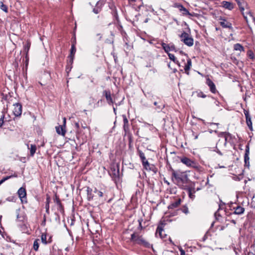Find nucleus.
Segmentation results:
<instances>
[{"mask_svg": "<svg viewBox=\"0 0 255 255\" xmlns=\"http://www.w3.org/2000/svg\"><path fill=\"white\" fill-rule=\"evenodd\" d=\"M181 202V199L180 198H178L174 201L171 202L170 205L168 206V210H173L174 209L177 208L180 205Z\"/></svg>", "mask_w": 255, "mask_h": 255, "instance_id": "6ab92c4d", "label": "nucleus"}, {"mask_svg": "<svg viewBox=\"0 0 255 255\" xmlns=\"http://www.w3.org/2000/svg\"><path fill=\"white\" fill-rule=\"evenodd\" d=\"M248 14L250 15L253 21L255 23V17L253 16L252 13L251 11H249Z\"/></svg>", "mask_w": 255, "mask_h": 255, "instance_id": "09e8293b", "label": "nucleus"}, {"mask_svg": "<svg viewBox=\"0 0 255 255\" xmlns=\"http://www.w3.org/2000/svg\"><path fill=\"white\" fill-rule=\"evenodd\" d=\"M181 41L188 46H192L194 44L193 38L187 32L183 31L180 35Z\"/></svg>", "mask_w": 255, "mask_h": 255, "instance_id": "20e7f679", "label": "nucleus"}, {"mask_svg": "<svg viewBox=\"0 0 255 255\" xmlns=\"http://www.w3.org/2000/svg\"><path fill=\"white\" fill-rule=\"evenodd\" d=\"M87 199L88 201H91L93 200L94 195L92 193V189L88 187L87 188Z\"/></svg>", "mask_w": 255, "mask_h": 255, "instance_id": "cd10ccee", "label": "nucleus"}, {"mask_svg": "<svg viewBox=\"0 0 255 255\" xmlns=\"http://www.w3.org/2000/svg\"><path fill=\"white\" fill-rule=\"evenodd\" d=\"M122 117L123 119V128L125 132V134H128L129 132V125H128V119L127 118V116L126 115H123Z\"/></svg>", "mask_w": 255, "mask_h": 255, "instance_id": "a211bd4d", "label": "nucleus"}, {"mask_svg": "<svg viewBox=\"0 0 255 255\" xmlns=\"http://www.w3.org/2000/svg\"><path fill=\"white\" fill-rule=\"evenodd\" d=\"M161 46L165 52L167 53H169V52L170 51H177L175 45L172 43L166 44L163 42L161 43Z\"/></svg>", "mask_w": 255, "mask_h": 255, "instance_id": "6e6552de", "label": "nucleus"}, {"mask_svg": "<svg viewBox=\"0 0 255 255\" xmlns=\"http://www.w3.org/2000/svg\"><path fill=\"white\" fill-rule=\"evenodd\" d=\"M180 160L187 167L193 168L198 172L202 171V167L195 160H192L186 156L181 157Z\"/></svg>", "mask_w": 255, "mask_h": 255, "instance_id": "f03ea898", "label": "nucleus"}, {"mask_svg": "<svg viewBox=\"0 0 255 255\" xmlns=\"http://www.w3.org/2000/svg\"><path fill=\"white\" fill-rule=\"evenodd\" d=\"M4 115L2 114L0 118V127H2L4 124Z\"/></svg>", "mask_w": 255, "mask_h": 255, "instance_id": "de8ad7c7", "label": "nucleus"}, {"mask_svg": "<svg viewBox=\"0 0 255 255\" xmlns=\"http://www.w3.org/2000/svg\"><path fill=\"white\" fill-rule=\"evenodd\" d=\"M220 24L223 28H228L231 29H233L232 23L230 22L227 21L224 18L220 17L219 18Z\"/></svg>", "mask_w": 255, "mask_h": 255, "instance_id": "dca6fc26", "label": "nucleus"}, {"mask_svg": "<svg viewBox=\"0 0 255 255\" xmlns=\"http://www.w3.org/2000/svg\"><path fill=\"white\" fill-rule=\"evenodd\" d=\"M172 179L174 178L178 184H183L187 182L188 180V175L183 172L175 171L172 169Z\"/></svg>", "mask_w": 255, "mask_h": 255, "instance_id": "f257e3e1", "label": "nucleus"}, {"mask_svg": "<svg viewBox=\"0 0 255 255\" xmlns=\"http://www.w3.org/2000/svg\"><path fill=\"white\" fill-rule=\"evenodd\" d=\"M68 58H69V60H68L67 64L70 65L72 66V65L73 63L74 57L69 56Z\"/></svg>", "mask_w": 255, "mask_h": 255, "instance_id": "a18cd8bd", "label": "nucleus"}, {"mask_svg": "<svg viewBox=\"0 0 255 255\" xmlns=\"http://www.w3.org/2000/svg\"><path fill=\"white\" fill-rule=\"evenodd\" d=\"M113 110H114V113L116 114V109L115 107H113Z\"/></svg>", "mask_w": 255, "mask_h": 255, "instance_id": "69168bd1", "label": "nucleus"}, {"mask_svg": "<svg viewBox=\"0 0 255 255\" xmlns=\"http://www.w3.org/2000/svg\"><path fill=\"white\" fill-rule=\"evenodd\" d=\"M82 127L83 128H87V126H83V125H82Z\"/></svg>", "mask_w": 255, "mask_h": 255, "instance_id": "0e129e2a", "label": "nucleus"}, {"mask_svg": "<svg viewBox=\"0 0 255 255\" xmlns=\"http://www.w3.org/2000/svg\"><path fill=\"white\" fill-rule=\"evenodd\" d=\"M16 222H23L24 220V216H21L19 214V209L17 210L16 211Z\"/></svg>", "mask_w": 255, "mask_h": 255, "instance_id": "7c9ffc66", "label": "nucleus"}, {"mask_svg": "<svg viewBox=\"0 0 255 255\" xmlns=\"http://www.w3.org/2000/svg\"><path fill=\"white\" fill-rule=\"evenodd\" d=\"M197 96L199 98H205L207 97L206 95L203 93L202 91H197Z\"/></svg>", "mask_w": 255, "mask_h": 255, "instance_id": "ea45409f", "label": "nucleus"}, {"mask_svg": "<svg viewBox=\"0 0 255 255\" xmlns=\"http://www.w3.org/2000/svg\"><path fill=\"white\" fill-rule=\"evenodd\" d=\"M76 38H74V41L73 42V43L71 46V48L70 50V54L69 56H73L74 57V55L76 51Z\"/></svg>", "mask_w": 255, "mask_h": 255, "instance_id": "a878e982", "label": "nucleus"}, {"mask_svg": "<svg viewBox=\"0 0 255 255\" xmlns=\"http://www.w3.org/2000/svg\"><path fill=\"white\" fill-rule=\"evenodd\" d=\"M206 84L208 86L211 93L215 94L218 92L214 82L209 78H206Z\"/></svg>", "mask_w": 255, "mask_h": 255, "instance_id": "f8f14e48", "label": "nucleus"}, {"mask_svg": "<svg viewBox=\"0 0 255 255\" xmlns=\"http://www.w3.org/2000/svg\"><path fill=\"white\" fill-rule=\"evenodd\" d=\"M142 164L143 168L147 171H152L154 173L157 172V168L153 164H150L147 160L142 162Z\"/></svg>", "mask_w": 255, "mask_h": 255, "instance_id": "0eeeda50", "label": "nucleus"}, {"mask_svg": "<svg viewBox=\"0 0 255 255\" xmlns=\"http://www.w3.org/2000/svg\"><path fill=\"white\" fill-rule=\"evenodd\" d=\"M111 170L110 174L113 180L118 179L120 177L119 165H117L116 166L111 167Z\"/></svg>", "mask_w": 255, "mask_h": 255, "instance_id": "423d86ee", "label": "nucleus"}, {"mask_svg": "<svg viewBox=\"0 0 255 255\" xmlns=\"http://www.w3.org/2000/svg\"><path fill=\"white\" fill-rule=\"evenodd\" d=\"M75 127L77 128V130H78L80 128V125L78 123H75Z\"/></svg>", "mask_w": 255, "mask_h": 255, "instance_id": "6e6d98bb", "label": "nucleus"}, {"mask_svg": "<svg viewBox=\"0 0 255 255\" xmlns=\"http://www.w3.org/2000/svg\"><path fill=\"white\" fill-rule=\"evenodd\" d=\"M179 251H180V255H185V251L182 249V248H181V247H180V248L179 249Z\"/></svg>", "mask_w": 255, "mask_h": 255, "instance_id": "864d4df0", "label": "nucleus"}, {"mask_svg": "<svg viewBox=\"0 0 255 255\" xmlns=\"http://www.w3.org/2000/svg\"><path fill=\"white\" fill-rule=\"evenodd\" d=\"M215 217L217 219V216H220V215L218 213V211H216L214 214Z\"/></svg>", "mask_w": 255, "mask_h": 255, "instance_id": "4d7b16f0", "label": "nucleus"}, {"mask_svg": "<svg viewBox=\"0 0 255 255\" xmlns=\"http://www.w3.org/2000/svg\"><path fill=\"white\" fill-rule=\"evenodd\" d=\"M94 192L97 194L99 197H102L103 196V193L102 191L98 190L95 188Z\"/></svg>", "mask_w": 255, "mask_h": 255, "instance_id": "49530a36", "label": "nucleus"}, {"mask_svg": "<svg viewBox=\"0 0 255 255\" xmlns=\"http://www.w3.org/2000/svg\"><path fill=\"white\" fill-rule=\"evenodd\" d=\"M138 223H139L138 229H140V230H141L142 229V226L141 225L142 220H138Z\"/></svg>", "mask_w": 255, "mask_h": 255, "instance_id": "5fc2aeb1", "label": "nucleus"}, {"mask_svg": "<svg viewBox=\"0 0 255 255\" xmlns=\"http://www.w3.org/2000/svg\"><path fill=\"white\" fill-rule=\"evenodd\" d=\"M137 152L138 154V155L141 160V162L145 160H146L145 156L144 155V153L141 150L138 149Z\"/></svg>", "mask_w": 255, "mask_h": 255, "instance_id": "473e14b6", "label": "nucleus"}, {"mask_svg": "<svg viewBox=\"0 0 255 255\" xmlns=\"http://www.w3.org/2000/svg\"><path fill=\"white\" fill-rule=\"evenodd\" d=\"M157 99L158 101H154L153 102V104L154 106L157 107V110H161L164 107V105L161 102V101L159 98H157Z\"/></svg>", "mask_w": 255, "mask_h": 255, "instance_id": "bb28decb", "label": "nucleus"}, {"mask_svg": "<svg viewBox=\"0 0 255 255\" xmlns=\"http://www.w3.org/2000/svg\"><path fill=\"white\" fill-rule=\"evenodd\" d=\"M247 55L250 59H253L254 58V53L252 50H249L247 52Z\"/></svg>", "mask_w": 255, "mask_h": 255, "instance_id": "37998d69", "label": "nucleus"}, {"mask_svg": "<svg viewBox=\"0 0 255 255\" xmlns=\"http://www.w3.org/2000/svg\"><path fill=\"white\" fill-rule=\"evenodd\" d=\"M188 195H189V197L192 199H194V198H195V195H194V193L195 192V191H194V190H192L191 189H189V190H188Z\"/></svg>", "mask_w": 255, "mask_h": 255, "instance_id": "58836bf2", "label": "nucleus"}, {"mask_svg": "<svg viewBox=\"0 0 255 255\" xmlns=\"http://www.w3.org/2000/svg\"><path fill=\"white\" fill-rule=\"evenodd\" d=\"M45 209L46 212L49 214V205L45 204Z\"/></svg>", "mask_w": 255, "mask_h": 255, "instance_id": "603ef678", "label": "nucleus"}, {"mask_svg": "<svg viewBox=\"0 0 255 255\" xmlns=\"http://www.w3.org/2000/svg\"><path fill=\"white\" fill-rule=\"evenodd\" d=\"M72 68V66L67 64L66 68V71L67 73H69L71 71Z\"/></svg>", "mask_w": 255, "mask_h": 255, "instance_id": "8fccbe9b", "label": "nucleus"}, {"mask_svg": "<svg viewBox=\"0 0 255 255\" xmlns=\"http://www.w3.org/2000/svg\"><path fill=\"white\" fill-rule=\"evenodd\" d=\"M21 226V228H25V225L24 224H22Z\"/></svg>", "mask_w": 255, "mask_h": 255, "instance_id": "338daca9", "label": "nucleus"}, {"mask_svg": "<svg viewBox=\"0 0 255 255\" xmlns=\"http://www.w3.org/2000/svg\"><path fill=\"white\" fill-rule=\"evenodd\" d=\"M110 8L111 9V13L113 15L114 19L116 20L117 23L120 22L118 11L116 7L114 4H110L109 5Z\"/></svg>", "mask_w": 255, "mask_h": 255, "instance_id": "2eb2a0df", "label": "nucleus"}, {"mask_svg": "<svg viewBox=\"0 0 255 255\" xmlns=\"http://www.w3.org/2000/svg\"><path fill=\"white\" fill-rule=\"evenodd\" d=\"M180 210L182 211L183 213H184L186 215L189 213L188 208L186 205L183 206Z\"/></svg>", "mask_w": 255, "mask_h": 255, "instance_id": "79ce46f5", "label": "nucleus"}, {"mask_svg": "<svg viewBox=\"0 0 255 255\" xmlns=\"http://www.w3.org/2000/svg\"><path fill=\"white\" fill-rule=\"evenodd\" d=\"M41 241L44 244H47V241H46V235L45 234H42L41 235Z\"/></svg>", "mask_w": 255, "mask_h": 255, "instance_id": "c03bdc74", "label": "nucleus"}, {"mask_svg": "<svg viewBox=\"0 0 255 255\" xmlns=\"http://www.w3.org/2000/svg\"><path fill=\"white\" fill-rule=\"evenodd\" d=\"M249 154H250V144L248 143L246 145L245 149V153L244 155V161H245V166L249 167L250 162H249Z\"/></svg>", "mask_w": 255, "mask_h": 255, "instance_id": "9b49d317", "label": "nucleus"}, {"mask_svg": "<svg viewBox=\"0 0 255 255\" xmlns=\"http://www.w3.org/2000/svg\"><path fill=\"white\" fill-rule=\"evenodd\" d=\"M221 4L223 7L230 10H232L234 7L233 3L230 1H223Z\"/></svg>", "mask_w": 255, "mask_h": 255, "instance_id": "4be33fe9", "label": "nucleus"}, {"mask_svg": "<svg viewBox=\"0 0 255 255\" xmlns=\"http://www.w3.org/2000/svg\"><path fill=\"white\" fill-rule=\"evenodd\" d=\"M129 142H131V135H130L129 136Z\"/></svg>", "mask_w": 255, "mask_h": 255, "instance_id": "052dcab7", "label": "nucleus"}, {"mask_svg": "<svg viewBox=\"0 0 255 255\" xmlns=\"http://www.w3.org/2000/svg\"><path fill=\"white\" fill-rule=\"evenodd\" d=\"M233 209L235 211L233 214H234L241 215L243 214L245 211L244 208L238 205H237L236 207H234Z\"/></svg>", "mask_w": 255, "mask_h": 255, "instance_id": "5701e85b", "label": "nucleus"}, {"mask_svg": "<svg viewBox=\"0 0 255 255\" xmlns=\"http://www.w3.org/2000/svg\"><path fill=\"white\" fill-rule=\"evenodd\" d=\"M13 177H17V175L14 174V175H11L10 176H7L3 177L1 180H0V185L2 183H3L4 182H5L6 180H7Z\"/></svg>", "mask_w": 255, "mask_h": 255, "instance_id": "f704fd0d", "label": "nucleus"}, {"mask_svg": "<svg viewBox=\"0 0 255 255\" xmlns=\"http://www.w3.org/2000/svg\"><path fill=\"white\" fill-rule=\"evenodd\" d=\"M164 182H165V183H167L168 185H169V183L167 181H165V180H164Z\"/></svg>", "mask_w": 255, "mask_h": 255, "instance_id": "774afa93", "label": "nucleus"}, {"mask_svg": "<svg viewBox=\"0 0 255 255\" xmlns=\"http://www.w3.org/2000/svg\"><path fill=\"white\" fill-rule=\"evenodd\" d=\"M175 7L178 8L179 11L182 12L183 15H192L187 9H186L182 4L179 3H175L174 4Z\"/></svg>", "mask_w": 255, "mask_h": 255, "instance_id": "9d476101", "label": "nucleus"}, {"mask_svg": "<svg viewBox=\"0 0 255 255\" xmlns=\"http://www.w3.org/2000/svg\"><path fill=\"white\" fill-rule=\"evenodd\" d=\"M17 193L18 194L19 197L21 199V200L22 198L26 197V192L25 188L20 187L18 189Z\"/></svg>", "mask_w": 255, "mask_h": 255, "instance_id": "b1692460", "label": "nucleus"}, {"mask_svg": "<svg viewBox=\"0 0 255 255\" xmlns=\"http://www.w3.org/2000/svg\"><path fill=\"white\" fill-rule=\"evenodd\" d=\"M130 241L133 244L142 246L147 248L152 247V245L145 240L141 236L136 235L135 232L131 235Z\"/></svg>", "mask_w": 255, "mask_h": 255, "instance_id": "7ed1b4c3", "label": "nucleus"}, {"mask_svg": "<svg viewBox=\"0 0 255 255\" xmlns=\"http://www.w3.org/2000/svg\"><path fill=\"white\" fill-rule=\"evenodd\" d=\"M180 210V209H177L176 210H175V211H169L168 213L169 214V217H173V216H175L176 215H177L178 214V212Z\"/></svg>", "mask_w": 255, "mask_h": 255, "instance_id": "a19ab883", "label": "nucleus"}, {"mask_svg": "<svg viewBox=\"0 0 255 255\" xmlns=\"http://www.w3.org/2000/svg\"><path fill=\"white\" fill-rule=\"evenodd\" d=\"M103 5V3L102 2V0L98 1L95 7L93 9V12L95 14L99 13L102 10Z\"/></svg>", "mask_w": 255, "mask_h": 255, "instance_id": "412c9836", "label": "nucleus"}, {"mask_svg": "<svg viewBox=\"0 0 255 255\" xmlns=\"http://www.w3.org/2000/svg\"><path fill=\"white\" fill-rule=\"evenodd\" d=\"M168 54V56L169 57V58L173 61L174 62V63H178V61L176 59L175 56L171 54V53H167Z\"/></svg>", "mask_w": 255, "mask_h": 255, "instance_id": "c9c22d12", "label": "nucleus"}, {"mask_svg": "<svg viewBox=\"0 0 255 255\" xmlns=\"http://www.w3.org/2000/svg\"><path fill=\"white\" fill-rule=\"evenodd\" d=\"M234 50L235 51H244V47L240 43H236L234 45Z\"/></svg>", "mask_w": 255, "mask_h": 255, "instance_id": "c85d7f7f", "label": "nucleus"}, {"mask_svg": "<svg viewBox=\"0 0 255 255\" xmlns=\"http://www.w3.org/2000/svg\"><path fill=\"white\" fill-rule=\"evenodd\" d=\"M38 241H39L38 239H36L34 241V242L33 243V248L34 250H35V251H37L38 250V248H39V244L38 242Z\"/></svg>", "mask_w": 255, "mask_h": 255, "instance_id": "4c0bfd02", "label": "nucleus"}, {"mask_svg": "<svg viewBox=\"0 0 255 255\" xmlns=\"http://www.w3.org/2000/svg\"><path fill=\"white\" fill-rule=\"evenodd\" d=\"M54 201L57 205L58 210L62 214H63L64 212V207L62 205L59 198L56 194L55 195Z\"/></svg>", "mask_w": 255, "mask_h": 255, "instance_id": "f3484780", "label": "nucleus"}, {"mask_svg": "<svg viewBox=\"0 0 255 255\" xmlns=\"http://www.w3.org/2000/svg\"><path fill=\"white\" fill-rule=\"evenodd\" d=\"M30 45H31V42H30V41L27 40L26 41V43L23 46V50H24V52H25V54H26V57H27V54L29 50Z\"/></svg>", "mask_w": 255, "mask_h": 255, "instance_id": "c756f323", "label": "nucleus"}, {"mask_svg": "<svg viewBox=\"0 0 255 255\" xmlns=\"http://www.w3.org/2000/svg\"><path fill=\"white\" fill-rule=\"evenodd\" d=\"M66 119L63 118V123L62 125H59L55 127L56 131L57 134L65 136L66 130Z\"/></svg>", "mask_w": 255, "mask_h": 255, "instance_id": "39448f33", "label": "nucleus"}, {"mask_svg": "<svg viewBox=\"0 0 255 255\" xmlns=\"http://www.w3.org/2000/svg\"><path fill=\"white\" fill-rule=\"evenodd\" d=\"M231 222L232 223L234 224H236V221H235V220H232L231 221Z\"/></svg>", "mask_w": 255, "mask_h": 255, "instance_id": "bf43d9fd", "label": "nucleus"}, {"mask_svg": "<svg viewBox=\"0 0 255 255\" xmlns=\"http://www.w3.org/2000/svg\"><path fill=\"white\" fill-rule=\"evenodd\" d=\"M103 95L105 96L107 102L109 105H113L114 101L111 97V93L110 90H104L103 91Z\"/></svg>", "mask_w": 255, "mask_h": 255, "instance_id": "aec40b11", "label": "nucleus"}, {"mask_svg": "<svg viewBox=\"0 0 255 255\" xmlns=\"http://www.w3.org/2000/svg\"><path fill=\"white\" fill-rule=\"evenodd\" d=\"M177 71L176 69H174L173 70V73H176Z\"/></svg>", "mask_w": 255, "mask_h": 255, "instance_id": "e2e57ef3", "label": "nucleus"}, {"mask_svg": "<svg viewBox=\"0 0 255 255\" xmlns=\"http://www.w3.org/2000/svg\"><path fill=\"white\" fill-rule=\"evenodd\" d=\"M244 113L246 117L247 125L250 129L252 131L253 130V128L252 126V122L251 121V117L249 114V111L248 110H244Z\"/></svg>", "mask_w": 255, "mask_h": 255, "instance_id": "ddd939ff", "label": "nucleus"}, {"mask_svg": "<svg viewBox=\"0 0 255 255\" xmlns=\"http://www.w3.org/2000/svg\"><path fill=\"white\" fill-rule=\"evenodd\" d=\"M36 145L35 144H31L30 147V154L31 156H33L34 155L36 150Z\"/></svg>", "mask_w": 255, "mask_h": 255, "instance_id": "2f4dec72", "label": "nucleus"}, {"mask_svg": "<svg viewBox=\"0 0 255 255\" xmlns=\"http://www.w3.org/2000/svg\"><path fill=\"white\" fill-rule=\"evenodd\" d=\"M216 152L218 154H219L220 155H223V153L221 152L220 150H219L217 148Z\"/></svg>", "mask_w": 255, "mask_h": 255, "instance_id": "13d9d810", "label": "nucleus"}, {"mask_svg": "<svg viewBox=\"0 0 255 255\" xmlns=\"http://www.w3.org/2000/svg\"><path fill=\"white\" fill-rule=\"evenodd\" d=\"M191 65H192L191 60L190 59L188 58L187 59V63L185 64V66L184 67L185 72L188 75H189V72L188 71L190 70V69L191 67Z\"/></svg>", "mask_w": 255, "mask_h": 255, "instance_id": "393cba45", "label": "nucleus"}, {"mask_svg": "<svg viewBox=\"0 0 255 255\" xmlns=\"http://www.w3.org/2000/svg\"><path fill=\"white\" fill-rule=\"evenodd\" d=\"M0 9L5 12H7L8 8L6 5L4 4L2 1L0 2Z\"/></svg>", "mask_w": 255, "mask_h": 255, "instance_id": "e433bc0d", "label": "nucleus"}, {"mask_svg": "<svg viewBox=\"0 0 255 255\" xmlns=\"http://www.w3.org/2000/svg\"><path fill=\"white\" fill-rule=\"evenodd\" d=\"M225 144H226V143H227V136H225Z\"/></svg>", "mask_w": 255, "mask_h": 255, "instance_id": "680f3d73", "label": "nucleus"}, {"mask_svg": "<svg viewBox=\"0 0 255 255\" xmlns=\"http://www.w3.org/2000/svg\"><path fill=\"white\" fill-rule=\"evenodd\" d=\"M50 202V197L49 195H47L45 204L49 205Z\"/></svg>", "mask_w": 255, "mask_h": 255, "instance_id": "3c124183", "label": "nucleus"}, {"mask_svg": "<svg viewBox=\"0 0 255 255\" xmlns=\"http://www.w3.org/2000/svg\"><path fill=\"white\" fill-rule=\"evenodd\" d=\"M235 0L237 2V3L239 7L240 10L242 12V14L244 16V18L245 19L247 23L248 24L249 21H248V19L247 18V16L245 15L244 13L243 12L245 9L244 6H245V5H247L246 2L244 1V0Z\"/></svg>", "mask_w": 255, "mask_h": 255, "instance_id": "1a4fd4ad", "label": "nucleus"}, {"mask_svg": "<svg viewBox=\"0 0 255 255\" xmlns=\"http://www.w3.org/2000/svg\"><path fill=\"white\" fill-rule=\"evenodd\" d=\"M13 106L14 107L13 111V114L16 117L20 116L22 113V105L17 103L14 104Z\"/></svg>", "mask_w": 255, "mask_h": 255, "instance_id": "4468645a", "label": "nucleus"}, {"mask_svg": "<svg viewBox=\"0 0 255 255\" xmlns=\"http://www.w3.org/2000/svg\"><path fill=\"white\" fill-rule=\"evenodd\" d=\"M163 230V229L162 227L161 226H158L157 228L156 235H157V234L158 233L159 237L161 238H163V236H162V232Z\"/></svg>", "mask_w": 255, "mask_h": 255, "instance_id": "72a5a7b5", "label": "nucleus"}]
</instances>
